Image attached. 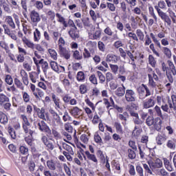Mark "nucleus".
I'll use <instances>...</instances> for the list:
<instances>
[{"mask_svg":"<svg viewBox=\"0 0 176 176\" xmlns=\"http://www.w3.org/2000/svg\"><path fill=\"white\" fill-rule=\"evenodd\" d=\"M21 6L22 8V14L25 19H27L28 17V0H21Z\"/></svg>","mask_w":176,"mask_h":176,"instance_id":"a211bd4d","label":"nucleus"},{"mask_svg":"<svg viewBox=\"0 0 176 176\" xmlns=\"http://www.w3.org/2000/svg\"><path fill=\"white\" fill-rule=\"evenodd\" d=\"M132 135L136 137H138L141 135V130L138 126H135L133 131L132 132Z\"/></svg>","mask_w":176,"mask_h":176,"instance_id":"338daca9","label":"nucleus"},{"mask_svg":"<svg viewBox=\"0 0 176 176\" xmlns=\"http://www.w3.org/2000/svg\"><path fill=\"white\" fill-rule=\"evenodd\" d=\"M41 38V32L38 30V28H35L34 32V42H38Z\"/></svg>","mask_w":176,"mask_h":176,"instance_id":"473e14b6","label":"nucleus"},{"mask_svg":"<svg viewBox=\"0 0 176 176\" xmlns=\"http://www.w3.org/2000/svg\"><path fill=\"white\" fill-rule=\"evenodd\" d=\"M79 91L81 94H85L87 92V86L85 84H82L79 87Z\"/></svg>","mask_w":176,"mask_h":176,"instance_id":"4d7b16f0","label":"nucleus"},{"mask_svg":"<svg viewBox=\"0 0 176 176\" xmlns=\"http://www.w3.org/2000/svg\"><path fill=\"white\" fill-rule=\"evenodd\" d=\"M20 75L22 78V80L24 85H29V79H28V74L24 69H21L20 71Z\"/></svg>","mask_w":176,"mask_h":176,"instance_id":"393cba45","label":"nucleus"},{"mask_svg":"<svg viewBox=\"0 0 176 176\" xmlns=\"http://www.w3.org/2000/svg\"><path fill=\"white\" fill-rule=\"evenodd\" d=\"M34 8H36L38 10H43V3L41 1H36L34 2Z\"/></svg>","mask_w":176,"mask_h":176,"instance_id":"49530a36","label":"nucleus"},{"mask_svg":"<svg viewBox=\"0 0 176 176\" xmlns=\"http://www.w3.org/2000/svg\"><path fill=\"white\" fill-rule=\"evenodd\" d=\"M128 157L131 160H133L136 157V154L133 149H128Z\"/></svg>","mask_w":176,"mask_h":176,"instance_id":"bf43d9fd","label":"nucleus"},{"mask_svg":"<svg viewBox=\"0 0 176 176\" xmlns=\"http://www.w3.org/2000/svg\"><path fill=\"white\" fill-rule=\"evenodd\" d=\"M100 0H89V5L94 9H96L97 7L100 5Z\"/></svg>","mask_w":176,"mask_h":176,"instance_id":"37998d69","label":"nucleus"},{"mask_svg":"<svg viewBox=\"0 0 176 176\" xmlns=\"http://www.w3.org/2000/svg\"><path fill=\"white\" fill-rule=\"evenodd\" d=\"M23 26V31L24 32L25 34H30L32 33V30L30 26L25 25V23H22Z\"/></svg>","mask_w":176,"mask_h":176,"instance_id":"de8ad7c7","label":"nucleus"},{"mask_svg":"<svg viewBox=\"0 0 176 176\" xmlns=\"http://www.w3.org/2000/svg\"><path fill=\"white\" fill-rule=\"evenodd\" d=\"M30 18L32 23L34 24L35 25H37V24L39 22H41V17L40 16L39 12L35 10H32L30 12Z\"/></svg>","mask_w":176,"mask_h":176,"instance_id":"423d86ee","label":"nucleus"},{"mask_svg":"<svg viewBox=\"0 0 176 176\" xmlns=\"http://www.w3.org/2000/svg\"><path fill=\"white\" fill-rule=\"evenodd\" d=\"M56 16L58 19V22L63 25V30H65V28L68 27L70 28L76 27L75 22L72 19H69L67 21L60 13H56Z\"/></svg>","mask_w":176,"mask_h":176,"instance_id":"7ed1b4c3","label":"nucleus"},{"mask_svg":"<svg viewBox=\"0 0 176 176\" xmlns=\"http://www.w3.org/2000/svg\"><path fill=\"white\" fill-rule=\"evenodd\" d=\"M150 160L148 164L152 170H155L156 168H161L163 167V162L160 160V158L154 157H150Z\"/></svg>","mask_w":176,"mask_h":176,"instance_id":"39448f33","label":"nucleus"},{"mask_svg":"<svg viewBox=\"0 0 176 176\" xmlns=\"http://www.w3.org/2000/svg\"><path fill=\"white\" fill-rule=\"evenodd\" d=\"M128 37L129 38V44L133 45L135 41L138 42L139 39L135 34L132 33V32H130L128 34Z\"/></svg>","mask_w":176,"mask_h":176,"instance_id":"a878e982","label":"nucleus"},{"mask_svg":"<svg viewBox=\"0 0 176 176\" xmlns=\"http://www.w3.org/2000/svg\"><path fill=\"white\" fill-rule=\"evenodd\" d=\"M50 56H51V58L54 60H56L57 59V53L56 52L55 50L50 49L48 50Z\"/></svg>","mask_w":176,"mask_h":176,"instance_id":"0e129e2a","label":"nucleus"},{"mask_svg":"<svg viewBox=\"0 0 176 176\" xmlns=\"http://www.w3.org/2000/svg\"><path fill=\"white\" fill-rule=\"evenodd\" d=\"M166 76L169 82L173 83L174 82V76H176V68H170L166 71Z\"/></svg>","mask_w":176,"mask_h":176,"instance_id":"9b49d317","label":"nucleus"},{"mask_svg":"<svg viewBox=\"0 0 176 176\" xmlns=\"http://www.w3.org/2000/svg\"><path fill=\"white\" fill-rule=\"evenodd\" d=\"M52 135H54V137L56 138V140H60L62 138L60 133L56 130L52 129Z\"/></svg>","mask_w":176,"mask_h":176,"instance_id":"052dcab7","label":"nucleus"},{"mask_svg":"<svg viewBox=\"0 0 176 176\" xmlns=\"http://www.w3.org/2000/svg\"><path fill=\"white\" fill-rule=\"evenodd\" d=\"M168 14H169L168 17L172 19V21H173V23L176 24V14H175V13L170 9L168 10Z\"/></svg>","mask_w":176,"mask_h":176,"instance_id":"a18cd8bd","label":"nucleus"},{"mask_svg":"<svg viewBox=\"0 0 176 176\" xmlns=\"http://www.w3.org/2000/svg\"><path fill=\"white\" fill-rule=\"evenodd\" d=\"M163 161L165 168L170 172L173 171V168L170 160H168L166 157H163Z\"/></svg>","mask_w":176,"mask_h":176,"instance_id":"c85d7f7f","label":"nucleus"},{"mask_svg":"<svg viewBox=\"0 0 176 176\" xmlns=\"http://www.w3.org/2000/svg\"><path fill=\"white\" fill-rule=\"evenodd\" d=\"M136 172L139 176H144V170L141 166H136Z\"/></svg>","mask_w":176,"mask_h":176,"instance_id":"774afa93","label":"nucleus"},{"mask_svg":"<svg viewBox=\"0 0 176 176\" xmlns=\"http://www.w3.org/2000/svg\"><path fill=\"white\" fill-rule=\"evenodd\" d=\"M50 113L52 116V126H57L62 124V120L60 116L54 110L50 111Z\"/></svg>","mask_w":176,"mask_h":176,"instance_id":"0eeeda50","label":"nucleus"},{"mask_svg":"<svg viewBox=\"0 0 176 176\" xmlns=\"http://www.w3.org/2000/svg\"><path fill=\"white\" fill-rule=\"evenodd\" d=\"M96 75H98L100 83L103 84L105 82L106 78L100 71H96Z\"/></svg>","mask_w":176,"mask_h":176,"instance_id":"ea45409f","label":"nucleus"},{"mask_svg":"<svg viewBox=\"0 0 176 176\" xmlns=\"http://www.w3.org/2000/svg\"><path fill=\"white\" fill-rule=\"evenodd\" d=\"M114 127L116 128V132L122 134L123 129L120 122H115L113 124Z\"/></svg>","mask_w":176,"mask_h":176,"instance_id":"c9c22d12","label":"nucleus"},{"mask_svg":"<svg viewBox=\"0 0 176 176\" xmlns=\"http://www.w3.org/2000/svg\"><path fill=\"white\" fill-rule=\"evenodd\" d=\"M46 16L47 18H49L50 20H51V21H54L55 19V12L52 10H49L48 12H47Z\"/></svg>","mask_w":176,"mask_h":176,"instance_id":"09e8293b","label":"nucleus"},{"mask_svg":"<svg viewBox=\"0 0 176 176\" xmlns=\"http://www.w3.org/2000/svg\"><path fill=\"white\" fill-rule=\"evenodd\" d=\"M63 148L65 150H66V151H67V153H70L72 156H74V153L73 149H72V148L71 147L70 145H68L67 144H63Z\"/></svg>","mask_w":176,"mask_h":176,"instance_id":"8fccbe9b","label":"nucleus"},{"mask_svg":"<svg viewBox=\"0 0 176 176\" xmlns=\"http://www.w3.org/2000/svg\"><path fill=\"white\" fill-rule=\"evenodd\" d=\"M85 155L87 157L88 160L94 162V163H97L98 162L96 156L94 154H91L89 151H86Z\"/></svg>","mask_w":176,"mask_h":176,"instance_id":"7c9ffc66","label":"nucleus"},{"mask_svg":"<svg viewBox=\"0 0 176 176\" xmlns=\"http://www.w3.org/2000/svg\"><path fill=\"white\" fill-rule=\"evenodd\" d=\"M6 102H9L8 97L3 94H0V104H3Z\"/></svg>","mask_w":176,"mask_h":176,"instance_id":"13d9d810","label":"nucleus"},{"mask_svg":"<svg viewBox=\"0 0 176 176\" xmlns=\"http://www.w3.org/2000/svg\"><path fill=\"white\" fill-rule=\"evenodd\" d=\"M0 6L3 8V10H4V12L7 14L12 13V10L8 0H0Z\"/></svg>","mask_w":176,"mask_h":176,"instance_id":"4468645a","label":"nucleus"},{"mask_svg":"<svg viewBox=\"0 0 176 176\" xmlns=\"http://www.w3.org/2000/svg\"><path fill=\"white\" fill-rule=\"evenodd\" d=\"M119 59H120L119 56L112 54L107 55L105 58L106 62L110 64L117 63Z\"/></svg>","mask_w":176,"mask_h":176,"instance_id":"ddd939ff","label":"nucleus"},{"mask_svg":"<svg viewBox=\"0 0 176 176\" xmlns=\"http://www.w3.org/2000/svg\"><path fill=\"white\" fill-rule=\"evenodd\" d=\"M63 168H64V170H65V173H66V175H67V176H71V175H72L71 169H70V168L67 166V164H63Z\"/></svg>","mask_w":176,"mask_h":176,"instance_id":"69168bd1","label":"nucleus"},{"mask_svg":"<svg viewBox=\"0 0 176 176\" xmlns=\"http://www.w3.org/2000/svg\"><path fill=\"white\" fill-rule=\"evenodd\" d=\"M125 99L127 102H135L136 100L135 92L133 89H126Z\"/></svg>","mask_w":176,"mask_h":176,"instance_id":"1a4fd4ad","label":"nucleus"},{"mask_svg":"<svg viewBox=\"0 0 176 176\" xmlns=\"http://www.w3.org/2000/svg\"><path fill=\"white\" fill-rule=\"evenodd\" d=\"M103 140L104 141V143L108 144V148H111V146H112V144L111 143H109L111 140V137L109 133H104V137L103 138Z\"/></svg>","mask_w":176,"mask_h":176,"instance_id":"e433bc0d","label":"nucleus"},{"mask_svg":"<svg viewBox=\"0 0 176 176\" xmlns=\"http://www.w3.org/2000/svg\"><path fill=\"white\" fill-rule=\"evenodd\" d=\"M7 24H8L12 30H15L16 23H14L12 17L11 16H7L5 19Z\"/></svg>","mask_w":176,"mask_h":176,"instance_id":"bb28decb","label":"nucleus"},{"mask_svg":"<svg viewBox=\"0 0 176 176\" xmlns=\"http://www.w3.org/2000/svg\"><path fill=\"white\" fill-rule=\"evenodd\" d=\"M3 28H4V34H8L12 40L16 41L17 37L15 34H13V31H12L10 28L7 25H3Z\"/></svg>","mask_w":176,"mask_h":176,"instance_id":"aec40b11","label":"nucleus"},{"mask_svg":"<svg viewBox=\"0 0 176 176\" xmlns=\"http://www.w3.org/2000/svg\"><path fill=\"white\" fill-rule=\"evenodd\" d=\"M173 104L170 101H168V106L170 109H174L176 111V95H172L171 96Z\"/></svg>","mask_w":176,"mask_h":176,"instance_id":"c756f323","label":"nucleus"},{"mask_svg":"<svg viewBox=\"0 0 176 176\" xmlns=\"http://www.w3.org/2000/svg\"><path fill=\"white\" fill-rule=\"evenodd\" d=\"M82 111L81 109H78V107H73V109H72L70 111V113L72 115V116H78L80 114V112Z\"/></svg>","mask_w":176,"mask_h":176,"instance_id":"a19ab883","label":"nucleus"},{"mask_svg":"<svg viewBox=\"0 0 176 176\" xmlns=\"http://www.w3.org/2000/svg\"><path fill=\"white\" fill-rule=\"evenodd\" d=\"M76 79L78 82H84L85 80V74L83 72H78L76 74Z\"/></svg>","mask_w":176,"mask_h":176,"instance_id":"72a5a7b5","label":"nucleus"},{"mask_svg":"<svg viewBox=\"0 0 176 176\" xmlns=\"http://www.w3.org/2000/svg\"><path fill=\"white\" fill-rule=\"evenodd\" d=\"M154 8L157 10V12L159 16L160 17L161 20H163L164 23H167L168 25L170 26L173 21H171L169 16H168V14L166 12L162 10L166 9V4L164 2V1H160L157 5L155 6Z\"/></svg>","mask_w":176,"mask_h":176,"instance_id":"f257e3e1","label":"nucleus"},{"mask_svg":"<svg viewBox=\"0 0 176 176\" xmlns=\"http://www.w3.org/2000/svg\"><path fill=\"white\" fill-rule=\"evenodd\" d=\"M148 62H149V64L153 67H156V60L155 59L153 56L149 55V56H148Z\"/></svg>","mask_w":176,"mask_h":176,"instance_id":"603ef678","label":"nucleus"},{"mask_svg":"<svg viewBox=\"0 0 176 176\" xmlns=\"http://www.w3.org/2000/svg\"><path fill=\"white\" fill-rule=\"evenodd\" d=\"M109 65L112 72L114 74H118V71L119 69L118 65L109 64Z\"/></svg>","mask_w":176,"mask_h":176,"instance_id":"e2e57ef3","label":"nucleus"},{"mask_svg":"<svg viewBox=\"0 0 176 176\" xmlns=\"http://www.w3.org/2000/svg\"><path fill=\"white\" fill-rule=\"evenodd\" d=\"M94 140L96 143L101 144H103L102 140L101 138V136L99 135L98 133H96L94 135Z\"/></svg>","mask_w":176,"mask_h":176,"instance_id":"5fc2aeb1","label":"nucleus"},{"mask_svg":"<svg viewBox=\"0 0 176 176\" xmlns=\"http://www.w3.org/2000/svg\"><path fill=\"white\" fill-rule=\"evenodd\" d=\"M148 13L151 16V17L153 18L155 20V22L157 23V17L156 16V14L155 13V10L152 6H148Z\"/></svg>","mask_w":176,"mask_h":176,"instance_id":"f704fd0d","label":"nucleus"},{"mask_svg":"<svg viewBox=\"0 0 176 176\" xmlns=\"http://www.w3.org/2000/svg\"><path fill=\"white\" fill-rule=\"evenodd\" d=\"M150 36L151 38L152 41L155 44V45H160V39L158 38L157 36H156L155 34L153 33L150 34Z\"/></svg>","mask_w":176,"mask_h":176,"instance_id":"c03bdc74","label":"nucleus"},{"mask_svg":"<svg viewBox=\"0 0 176 176\" xmlns=\"http://www.w3.org/2000/svg\"><path fill=\"white\" fill-rule=\"evenodd\" d=\"M81 21L82 23V26H84L85 28H89L91 26V23L90 22V19L89 17L82 19Z\"/></svg>","mask_w":176,"mask_h":176,"instance_id":"58836bf2","label":"nucleus"},{"mask_svg":"<svg viewBox=\"0 0 176 176\" xmlns=\"http://www.w3.org/2000/svg\"><path fill=\"white\" fill-rule=\"evenodd\" d=\"M136 35L138 36L140 41L144 40V34L140 29L136 30Z\"/></svg>","mask_w":176,"mask_h":176,"instance_id":"6e6d98bb","label":"nucleus"},{"mask_svg":"<svg viewBox=\"0 0 176 176\" xmlns=\"http://www.w3.org/2000/svg\"><path fill=\"white\" fill-rule=\"evenodd\" d=\"M146 124L148 126H153L154 129L157 130V131H160L162 129V120L159 118V117L154 118L153 116H149L146 118Z\"/></svg>","mask_w":176,"mask_h":176,"instance_id":"f03ea898","label":"nucleus"},{"mask_svg":"<svg viewBox=\"0 0 176 176\" xmlns=\"http://www.w3.org/2000/svg\"><path fill=\"white\" fill-rule=\"evenodd\" d=\"M52 100L55 104V108L56 109H63V106H61L60 99L57 98L55 94L52 95Z\"/></svg>","mask_w":176,"mask_h":176,"instance_id":"b1692460","label":"nucleus"},{"mask_svg":"<svg viewBox=\"0 0 176 176\" xmlns=\"http://www.w3.org/2000/svg\"><path fill=\"white\" fill-rule=\"evenodd\" d=\"M50 65L53 71H55V72H57L58 74L65 72V67L58 66V63L55 61H51Z\"/></svg>","mask_w":176,"mask_h":176,"instance_id":"f8f14e48","label":"nucleus"},{"mask_svg":"<svg viewBox=\"0 0 176 176\" xmlns=\"http://www.w3.org/2000/svg\"><path fill=\"white\" fill-rule=\"evenodd\" d=\"M21 118L23 120L22 125L25 134L28 136H32L34 131L31 130V124L28 120L27 116L24 114L21 115Z\"/></svg>","mask_w":176,"mask_h":176,"instance_id":"20e7f679","label":"nucleus"},{"mask_svg":"<svg viewBox=\"0 0 176 176\" xmlns=\"http://www.w3.org/2000/svg\"><path fill=\"white\" fill-rule=\"evenodd\" d=\"M5 82L9 85H12L13 84V78L10 74H7L5 77Z\"/></svg>","mask_w":176,"mask_h":176,"instance_id":"3c124183","label":"nucleus"},{"mask_svg":"<svg viewBox=\"0 0 176 176\" xmlns=\"http://www.w3.org/2000/svg\"><path fill=\"white\" fill-rule=\"evenodd\" d=\"M34 56L33 60L36 65L43 63L44 60L41 58V56L37 52H34Z\"/></svg>","mask_w":176,"mask_h":176,"instance_id":"cd10ccee","label":"nucleus"},{"mask_svg":"<svg viewBox=\"0 0 176 176\" xmlns=\"http://www.w3.org/2000/svg\"><path fill=\"white\" fill-rule=\"evenodd\" d=\"M73 58L76 60H81L82 59V55L80 54L78 50H76L73 52Z\"/></svg>","mask_w":176,"mask_h":176,"instance_id":"864d4df0","label":"nucleus"},{"mask_svg":"<svg viewBox=\"0 0 176 176\" xmlns=\"http://www.w3.org/2000/svg\"><path fill=\"white\" fill-rule=\"evenodd\" d=\"M14 84L19 89L24 90L23 84L19 78H14Z\"/></svg>","mask_w":176,"mask_h":176,"instance_id":"79ce46f5","label":"nucleus"},{"mask_svg":"<svg viewBox=\"0 0 176 176\" xmlns=\"http://www.w3.org/2000/svg\"><path fill=\"white\" fill-rule=\"evenodd\" d=\"M41 140L43 141V143L47 146V148L50 150L53 151L54 149V146L52 144V142L50 140H48L47 137L45 135H43L41 138Z\"/></svg>","mask_w":176,"mask_h":176,"instance_id":"412c9836","label":"nucleus"},{"mask_svg":"<svg viewBox=\"0 0 176 176\" xmlns=\"http://www.w3.org/2000/svg\"><path fill=\"white\" fill-rule=\"evenodd\" d=\"M166 146L170 149H175L176 148V140L170 139L168 140Z\"/></svg>","mask_w":176,"mask_h":176,"instance_id":"2f4dec72","label":"nucleus"},{"mask_svg":"<svg viewBox=\"0 0 176 176\" xmlns=\"http://www.w3.org/2000/svg\"><path fill=\"white\" fill-rule=\"evenodd\" d=\"M38 129L41 132H47L50 128L44 120H39L38 124Z\"/></svg>","mask_w":176,"mask_h":176,"instance_id":"4be33fe9","label":"nucleus"},{"mask_svg":"<svg viewBox=\"0 0 176 176\" xmlns=\"http://www.w3.org/2000/svg\"><path fill=\"white\" fill-rule=\"evenodd\" d=\"M126 88L124 87V85H122V87H120L117 88V89L115 91V94L118 98H122L124 97V94H126Z\"/></svg>","mask_w":176,"mask_h":176,"instance_id":"5701e85b","label":"nucleus"},{"mask_svg":"<svg viewBox=\"0 0 176 176\" xmlns=\"http://www.w3.org/2000/svg\"><path fill=\"white\" fill-rule=\"evenodd\" d=\"M47 166L51 170H55L56 168V163L54 160H48L47 162Z\"/></svg>","mask_w":176,"mask_h":176,"instance_id":"4c0bfd02","label":"nucleus"},{"mask_svg":"<svg viewBox=\"0 0 176 176\" xmlns=\"http://www.w3.org/2000/svg\"><path fill=\"white\" fill-rule=\"evenodd\" d=\"M129 48L131 49V51L127 52V55L132 60L131 65L135 67V63L134 61L135 60H138L139 56L137 55L136 52L135 53L133 45H129Z\"/></svg>","mask_w":176,"mask_h":176,"instance_id":"6e6552de","label":"nucleus"},{"mask_svg":"<svg viewBox=\"0 0 176 176\" xmlns=\"http://www.w3.org/2000/svg\"><path fill=\"white\" fill-rule=\"evenodd\" d=\"M68 34L73 39L79 38V30H78L77 26L70 28L69 30L68 31Z\"/></svg>","mask_w":176,"mask_h":176,"instance_id":"dca6fc26","label":"nucleus"},{"mask_svg":"<svg viewBox=\"0 0 176 176\" xmlns=\"http://www.w3.org/2000/svg\"><path fill=\"white\" fill-rule=\"evenodd\" d=\"M34 109L36 112L38 118L47 120L45 115V110L43 108L39 109V107H37L36 105H34Z\"/></svg>","mask_w":176,"mask_h":176,"instance_id":"2eb2a0df","label":"nucleus"},{"mask_svg":"<svg viewBox=\"0 0 176 176\" xmlns=\"http://www.w3.org/2000/svg\"><path fill=\"white\" fill-rule=\"evenodd\" d=\"M155 105V100L154 96H151L149 98L146 99L143 102V107L146 109L153 107Z\"/></svg>","mask_w":176,"mask_h":176,"instance_id":"9d476101","label":"nucleus"},{"mask_svg":"<svg viewBox=\"0 0 176 176\" xmlns=\"http://www.w3.org/2000/svg\"><path fill=\"white\" fill-rule=\"evenodd\" d=\"M89 140V136L88 135H81L80 141L84 144H87Z\"/></svg>","mask_w":176,"mask_h":176,"instance_id":"680f3d73","label":"nucleus"},{"mask_svg":"<svg viewBox=\"0 0 176 176\" xmlns=\"http://www.w3.org/2000/svg\"><path fill=\"white\" fill-rule=\"evenodd\" d=\"M59 52L61 56H63L67 60L71 58V53L67 48L63 47V45H59Z\"/></svg>","mask_w":176,"mask_h":176,"instance_id":"f3484780","label":"nucleus"},{"mask_svg":"<svg viewBox=\"0 0 176 176\" xmlns=\"http://www.w3.org/2000/svg\"><path fill=\"white\" fill-rule=\"evenodd\" d=\"M168 140V136L166 133H159L156 138L157 144L159 145H162Z\"/></svg>","mask_w":176,"mask_h":176,"instance_id":"6ab92c4d","label":"nucleus"}]
</instances>
